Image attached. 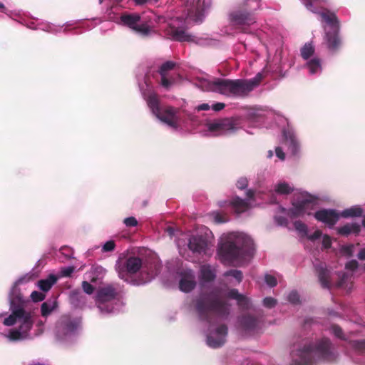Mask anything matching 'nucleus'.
I'll use <instances>...</instances> for the list:
<instances>
[{
	"label": "nucleus",
	"instance_id": "obj_1",
	"mask_svg": "<svg viewBox=\"0 0 365 365\" xmlns=\"http://www.w3.org/2000/svg\"><path fill=\"white\" fill-rule=\"evenodd\" d=\"M337 356L329 339H322L315 342L305 341L302 347L292 353V361L295 365H313L319 359L334 361Z\"/></svg>",
	"mask_w": 365,
	"mask_h": 365
},
{
	"label": "nucleus",
	"instance_id": "obj_2",
	"mask_svg": "<svg viewBox=\"0 0 365 365\" xmlns=\"http://www.w3.org/2000/svg\"><path fill=\"white\" fill-rule=\"evenodd\" d=\"M230 305L214 292L200 296L195 302V309L201 320L212 322V315L226 319L230 315Z\"/></svg>",
	"mask_w": 365,
	"mask_h": 365
},
{
	"label": "nucleus",
	"instance_id": "obj_3",
	"mask_svg": "<svg viewBox=\"0 0 365 365\" xmlns=\"http://www.w3.org/2000/svg\"><path fill=\"white\" fill-rule=\"evenodd\" d=\"M254 250V243L251 238L239 236L235 242L226 241L222 243L218 253L222 262H233L252 256Z\"/></svg>",
	"mask_w": 365,
	"mask_h": 365
},
{
	"label": "nucleus",
	"instance_id": "obj_4",
	"mask_svg": "<svg viewBox=\"0 0 365 365\" xmlns=\"http://www.w3.org/2000/svg\"><path fill=\"white\" fill-rule=\"evenodd\" d=\"M259 82V79L256 78L252 80L218 78L212 82V85L215 90L222 95L244 97L258 86Z\"/></svg>",
	"mask_w": 365,
	"mask_h": 365
},
{
	"label": "nucleus",
	"instance_id": "obj_5",
	"mask_svg": "<svg viewBox=\"0 0 365 365\" xmlns=\"http://www.w3.org/2000/svg\"><path fill=\"white\" fill-rule=\"evenodd\" d=\"M11 314L4 319V324L8 327L13 326L17 322V317L24 314L26 301L24 299L20 289L15 285L9 294Z\"/></svg>",
	"mask_w": 365,
	"mask_h": 365
},
{
	"label": "nucleus",
	"instance_id": "obj_6",
	"mask_svg": "<svg viewBox=\"0 0 365 365\" xmlns=\"http://www.w3.org/2000/svg\"><path fill=\"white\" fill-rule=\"evenodd\" d=\"M118 295L117 289L113 284H108L97 290L96 295V302L100 312L103 314H110L113 312V304H107L115 299Z\"/></svg>",
	"mask_w": 365,
	"mask_h": 365
},
{
	"label": "nucleus",
	"instance_id": "obj_7",
	"mask_svg": "<svg viewBox=\"0 0 365 365\" xmlns=\"http://www.w3.org/2000/svg\"><path fill=\"white\" fill-rule=\"evenodd\" d=\"M230 19L235 29L241 33H250L249 27L256 22V17L252 11L239 9L230 14Z\"/></svg>",
	"mask_w": 365,
	"mask_h": 365
},
{
	"label": "nucleus",
	"instance_id": "obj_8",
	"mask_svg": "<svg viewBox=\"0 0 365 365\" xmlns=\"http://www.w3.org/2000/svg\"><path fill=\"white\" fill-rule=\"evenodd\" d=\"M81 324V320L70 315H63L56 322L55 335L59 340H64L75 334Z\"/></svg>",
	"mask_w": 365,
	"mask_h": 365
},
{
	"label": "nucleus",
	"instance_id": "obj_9",
	"mask_svg": "<svg viewBox=\"0 0 365 365\" xmlns=\"http://www.w3.org/2000/svg\"><path fill=\"white\" fill-rule=\"evenodd\" d=\"M117 271L120 279L128 281L130 275L137 273L142 267V259L138 257H130L117 262Z\"/></svg>",
	"mask_w": 365,
	"mask_h": 365
},
{
	"label": "nucleus",
	"instance_id": "obj_10",
	"mask_svg": "<svg viewBox=\"0 0 365 365\" xmlns=\"http://www.w3.org/2000/svg\"><path fill=\"white\" fill-rule=\"evenodd\" d=\"M316 198L312 195H302V197L292 203L288 215L291 218H297L305 214L310 215V210L314 209Z\"/></svg>",
	"mask_w": 365,
	"mask_h": 365
},
{
	"label": "nucleus",
	"instance_id": "obj_11",
	"mask_svg": "<svg viewBox=\"0 0 365 365\" xmlns=\"http://www.w3.org/2000/svg\"><path fill=\"white\" fill-rule=\"evenodd\" d=\"M120 21L123 25L143 36H148L151 31V27L148 23L141 22V17L138 14H123Z\"/></svg>",
	"mask_w": 365,
	"mask_h": 365
},
{
	"label": "nucleus",
	"instance_id": "obj_12",
	"mask_svg": "<svg viewBox=\"0 0 365 365\" xmlns=\"http://www.w3.org/2000/svg\"><path fill=\"white\" fill-rule=\"evenodd\" d=\"M210 132L214 133V135H222L235 133L237 128L235 120L232 118H222L207 124Z\"/></svg>",
	"mask_w": 365,
	"mask_h": 365
},
{
	"label": "nucleus",
	"instance_id": "obj_13",
	"mask_svg": "<svg viewBox=\"0 0 365 365\" xmlns=\"http://www.w3.org/2000/svg\"><path fill=\"white\" fill-rule=\"evenodd\" d=\"M178 110L173 106H165L155 116L161 121L165 123L170 127L176 128L178 126L179 118Z\"/></svg>",
	"mask_w": 365,
	"mask_h": 365
},
{
	"label": "nucleus",
	"instance_id": "obj_14",
	"mask_svg": "<svg viewBox=\"0 0 365 365\" xmlns=\"http://www.w3.org/2000/svg\"><path fill=\"white\" fill-rule=\"evenodd\" d=\"M314 217L329 227H333L338 222L339 215L335 210L322 209L314 213Z\"/></svg>",
	"mask_w": 365,
	"mask_h": 365
},
{
	"label": "nucleus",
	"instance_id": "obj_15",
	"mask_svg": "<svg viewBox=\"0 0 365 365\" xmlns=\"http://www.w3.org/2000/svg\"><path fill=\"white\" fill-rule=\"evenodd\" d=\"M262 316H253L251 314L243 315L239 320L241 327L247 331L255 332L262 322Z\"/></svg>",
	"mask_w": 365,
	"mask_h": 365
},
{
	"label": "nucleus",
	"instance_id": "obj_16",
	"mask_svg": "<svg viewBox=\"0 0 365 365\" xmlns=\"http://www.w3.org/2000/svg\"><path fill=\"white\" fill-rule=\"evenodd\" d=\"M325 36L324 38L327 47L332 52L337 51L341 45V41L339 36V29L327 31L324 27Z\"/></svg>",
	"mask_w": 365,
	"mask_h": 365
},
{
	"label": "nucleus",
	"instance_id": "obj_17",
	"mask_svg": "<svg viewBox=\"0 0 365 365\" xmlns=\"http://www.w3.org/2000/svg\"><path fill=\"white\" fill-rule=\"evenodd\" d=\"M196 286L195 276L192 271L187 270L182 273L179 282V288L184 292H190Z\"/></svg>",
	"mask_w": 365,
	"mask_h": 365
},
{
	"label": "nucleus",
	"instance_id": "obj_18",
	"mask_svg": "<svg viewBox=\"0 0 365 365\" xmlns=\"http://www.w3.org/2000/svg\"><path fill=\"white\" fill-rule=\"evenodd\" d=\"M176 63L171 61H168L163 63L158 70V73L161 76L160 84L163 88L166 89H168L174 83L173 79H169L168 78V72L174 69Z\"/></svg>",
	"mask_w": 365,
	"mask_h": 365
},
{
	"label": "nucleus",
	"instance_id": "obj_19",
	"mask_svg": "<svg viewBox=\"0 0 365 365\" xmlns=\"http://www.w3.org/2000/svg\"><path fill=\"white\" fill-rule=\"evenodd\" d=\"M143 96L153 114L155 115H159V112L163 108L160 107V99L158 94L153 91H148L143 93Z\"/></svg>",
	"mask_w": 365,
	"mask_h": 365
},
{
	"label": "nucleus",
	"instance_id": "obj_20",
	"mask_svg": "<svg viewBox=\"0 0 365 365\" xmlns=\"http://www.w3.org/2000/svg\"><path fill=\"white\" fill-rule=\"evenodd\" d=\"M207 247V241L202 236H192L189 239L188 247L193 253L201 254L205 252Z\"/></svg>",
	"mask_w": 365,
	"mask_h": 365
},
{
	"label": "nucleus",
	"instance_id": "obj_21",
	"mask_svg": "<svg viewBox=\"0 0 365 365\" xmlns=\"http://www.w3.org/2000/svg\"><path fill=\"white\" fill-rule=\"evenodd\" d=\"M319 15L322 18V21L330 27L331 31L340 29L339 21L334 12L327 9H323Z\"/></svg>",
	"mask_w": 365,
	"mask_h": 365
},
{
	"label": "nucleus",
	"instance_id": "obj_22",
	"mask_svg": "<svg viewBox=\"0 0 365 365\" xmlns=\"http://www.w3.org/2000/svg\"><path fill=\"white\" fill-rule=\"evenodd\" d=\"M319 281L323 288L331 289V272L324 264H320L316 267Z\"/></svg>",
	"mask_w": 365,
	"mask_h": 365
},
{
	"label": "nucleus",
	"instance_id": "obj_23",
	"mask_svg": "<svg viewBox=\"0 0 365 365\" xmlns=\"http://www.w3.org/2000/svg\"><path fill=\"white\" fill-rule=\"evenodd\" d=\"M170 35L174 40L180 42H193L195 41L194 36L187 34L184 29L179 27H171Z\"/></svg>",
	"mask_w": 365,
	"mask_h": 365
},
{
	"label": "nucleus",
	"instance_id": "obj_24",
	"mask_svg": "<svg viewBox=\"0 0 365 365\" xmlns=\"http://www.w3.org/2000/svg\"><path fill=\"white\" fill-rule=\"evenodd\" d=\"M18 320L21 322L19 329L27 337L34 324L31 314L26 312L22 317H17Z\"/></svg>",
	"mask_w": 365,
	"mask_h": 365
},
{
	"label": "nucleus",
	"instance_id": "obj_25",
	"mask_svg": "<svg viewBox=\"0 0 365 365\" xmlns=\"http://www.w3.org/2000/svg\"><path fill=\"white\" fill-rule=\"evenodd\" d=\"M228 203L237 214L243 213L250 208V203L238 196L233 197Z\"/></svg>",
	"mask_w": 365,
	"mask_h": 365
},
{
	"label": "nucleus",
	"instance_id": "obj_26",
	"mask_svg": "<svg viewBox=\"0 0 365 365\" xmlns=\"http://www.w3.org/2000/svg\"><path fill=\"white\" fill-rule=\"evenodd\" d=\"M361 230V227L357 223H347L344 226L339 227L337 232L343 236H348L350 234H358Z\"/></svg>",
	"mask_w": 365,
	"mask_h": 365
},
{
	"label": "nucleus",
	"instance_id": "obj_27",
	"mask_svg": "<svg viewBox=\"0 0 365 365\" xmlns=\"http://www.w3.org/2000/svg\"><path fill=\"white\" fill-rule=\"evenodd\" d=\"M58 278L55 274H51L46 279H41L38 282V286L43 292H48L52 286L56 284Z\"/></svg>",
	"mask_w": 365,
	"mask_h": 365
},
{
	"label": "nucleus",
	"instance_id": "obj_28",
	"mask_svg": "<svg viewBox=\"0 0 365 365\" xmlns=\"http://www.w3.org/2000/svg\"><path fill=\"white\" fill-rule=\"evenodd\" d=\"M200 278L203 282H210L215 279V274L210 265H202L200 267Z\"/></svg>",
	"mask_w": 365,
	"mask_h": 365
},
{
	"label": "nucleus",
	"instance_id": "obj_29",
	"mask_svg": "<svg viewBox=\"0 0 365 365\" xmlns=\"http://www.w3.org/2000/svg\"><path fill=\"white\" fill-rule=\"evenodd\" d=\"M285 144L288 145L289 150L293 155H297L299 145L294 136L292 135H285Z\"/></svg>",
	"mask_w": 365,
	"mask_h": 365
},
{
	"label": "nucleus",
	"instance_id": "obj_30",
	"mask_svg": "<svg viewBox=\"0 0 365 365\" xmlns=\"http://www.w3.org/2000/svg\"><path fill=\"white\" fill-rule=\"evenodd\" d=\"M71 301L76 306H81L86 304V298L79 290H73L71 293Z\"/></svg>",
	"mask_w": 365,
	"mask_h": 365
},
{
	"label": "nucleus",
	"instance_id": "obj_31",
	"mask_svg": "<svg viewBox=\"0 0 365 365\" xmlns=\"http://www.w3.org/2000/svg\"><path fill=\"white\" fill-rule=\"evenodd\" d=\"M57 307L56 301L53 302H45L42 303L41 307V315L43 317H47Z\"/></svg>",
	"mask_w": 365,
	"mask_h": 365
},
{
	"label": "nucleus",
	"instance_id": "obj_32",
	"mask_svg": "<svg viewBox=\"0 0 365 365\" xmlns=\"http://www.w3.org/2000/svg\"><path fill=\"white\" fill-rule=\"evenodd\" d=\"M225 343V339L223 337H216L211 335H208L207 336V344L209 346L212 348H219L222 346Z\"/></svg>",
	"mask_w": 365,
	"mask_h": 365
},
{
	"label": "nucleus",
	"instance_id": "obj_33",
	"mask_svg": "<svg viewBox=\"0 0 365 365\" xmlns=\"http://www.w3.org/2000/svg\"><path fill=\"white\" fill-rule=\"evenodd\" d=\"M363 214V210L359 207H354L344 210L341 216L344 217H360Z\"/></svg>",
	"mask_w": 365,
	"mask_h": 365
},
{
	"label": "nucleus",
	"instance_id": "obj_34",
	"mask_svg": "<svg viewBox=\"0 0 365 365\" xmlns=\"http://www.w3.org/2000/svg\"><path fill=\"white\" fill-rule=\"evenodd\" d=\"M314 46L312 45V43H307L301 48V56L304 59L307 60L314 54Z\"/></svg>",
	"mask_w": 365,
	"mask_h": 365
},
{
	"label": "nucleus",
	"instance_id": "obj_35",
	"mask_svg": "<svg viewBox=\"0 0 365 365\" xmlns=\"http://www.w3.org/2000/svg\"><path fill=\"white\" fill-rule=\"evenodd\" d=\"M224 277H232L238 283L241 282L243 279V273L242 271L238 269H230L224 273Z\"/></svg>",
	"mask_w": 365,
	"mask_h": 365
},
{
	"label": "nucleus",
	"instance_id": "obj_36",
	"mask_svg": "<svg viewBox=\"0 0 365 365\" xmlns=\"http://www.w3.org/2000/svg\"><path fill=\"white\" fill-rule=\"evenodd\" d=\"M349 344L354 350L357 351H365V339L352 340L349 341Z\"/></svg>",
	"mask_w": 365,
	"mask_h": 365
},
{
	"label": "nucleus",
	"instance_id": "obj_37",
	"mask_svg": "<svg viewBox=\"0 0 365 365\" xmlns=\"http://www.w3.org/2000/svg\"><path fill=\"white\" fill-rule=\"evenodd\" d=\"M307 67L312 74L317 73L321 68L320 61L318 58H313L307 63Z\"/></svg>",
	"mask_w": 365,
	"mask_h": 365
},
{
	"label": "nucleus",
	"instance_id": "obj_38",
	"mask_svg": "<svg viewBox=\"0 0 365 365\" xmlns=\"http://www.w3.org/2000/svg\"><path fill=\"white\" fill-rule=\"evenodd\" d=\"M275 191L279 194H289L292 192V189L286 182L279 183L275 188Z\"/></svg>",
	"mask_w": 365,
	"mask_h": 365
},
{
	"label": "nucleus",
	"instance_id": "obj_39",
	"mask_svg": "<svg viewBox=\"0 0 365 365\" xmlns=\"http://www.w3.org/2000/svg\"><path fill=\"white\" fill-rule=\"evenodd\" d=\"M9 339L12 341H18L26 339V336L19 329H14L9 331Z\"/></svg>",
	"mask_w": 365,
	"mask_h": 365
},
{
	"label": "nucleus",
	"instance_id": "obj_40",
	"mask_svg": "<svg viewBox=\"0 0 365 365\" xmlns=\"http://www.w3.org/2000/svg\"><path fill=\"white\" fill-rule=\"evenodd\" d=\"M332 333L339 339L346 340L342 329L336 324H333L331 327Z\"/></svg>",
	"mask_w": 365,
	"mask_h": 365
},
{
	"label": "nucleus",
	"instance_id": "obj_41",
	"mask_svg": "<svg viewBox=\"0 0 365 365\" xmlns=\"http://www.w3.org/2000/svg\"><path fill=\"white\" fill-rule=\"evenodd\" d=\"M294 228L299 232L300 233H302L304 235H307V231L308 228L305 223L302 222V221H295L294 222Z\"/></svg>",
	"mask_w": 365,
	"mask_h": 365
},
{
	"label": "nucleus",
	"instance_id": "obj_42",
	"mask_svg": "<svg viewBox=\"0 0 365 365\" xmlns=\"http://www.w3.org/2000/svg\"><path fill=\"white\" fill-rule=\"evenodd\" d=\"M237 304L240 308L243 309H248L250 307V299L242 294V297L238 299Z\"/></svg>",
	"mask_w": 365,
	"mask_h": 365
},
{
	"label": "nucleus",
	"instance_id": "obj_43",
	"mask_svg": "<svg viewBox=\"0 0 365 365\" xmlns=\"http://www.w3.org/2000/svg\"><path fill=\"white\" fill-rule=\"evenodd\" d=\"M45 297H46L45 294H43L42 292H39L38 291H34L31 294V298L32 301L34 302H41L45 299Z\"/></svg>",
	"mask_w": 365,
	"mask_h": 365
},
{
	"label": "nucleus",
	"instance_id": "obj_44",
	"mask_svg": "<svg viewBox=\"0 0 365 365\" xmlns=\"http://www.w3.org/2000/svg\"><path fill=\"white\" fill-rule=\"evenodd\" d=\"M264 281L266 284L270 287H274L277 284V280L276 277L269 274H265Z\"/></svg>",
	"mask_w": 365,
	"mask_h": 365
},
{
	"label": "nucleus",
	"instance_id": "obj_45",
	"mask_svg": "<svg viewBox=\"0 0 365 365\" xmlns=\"http://www.w3.org/2000/svg\"><path fill=\"white\" fill-rule=\"evenodd\" d=\"M227 327L225 324H221L216 329V334L219 337H223L225 339L226 336L227 335Z\"/></svg>",
	"mask_w": 365,
	"mask_h": 365
},
{
	"label": "nucleus",
	"instance_id": "obj_46",
	"mask_svg": "<svg viewBox=\"0 0 365 365\" xmlns=\"http://www.w3.org/2000/svg\"><path fill=\"white\" fill-rule=\"evenodd\" d=\"M82 288L83 292L88 294H93L95 289L94 287L87 281H83L82 282Z\"/></svg>",
	"mask_w": 365,
	"mask_h": 365
},
{
	"label": "nucleus",
	"instance_id": "obj_47",
	"mask_svg": "<svg viewBox=\"0 0 365 365\" xmlns=\"http://www.w3.org/2000/svg\"><path fill=\"white\" fill-rule=\"evenodd\" d=\"M214 220L216 223H224L227 221L226 215H221L219 212H213Z\"/></svg>",
	"mask_w": 365,
	"mask_h": 365
},
{
	"label": "nucleus",
	"instance_id": "obj_48",
	"mask_svg": "<svg viewBox=\"0 0 365 365\" xmlns=\"http://www.w3.org/2000/svg\"><path fill=\"white\" fill-rule=\"evenodd\" d=\"M288 300L292 304H297L299 302V295L296 291H292L288 295Z\"/></svg>",
	"mask_w": 365,
	"mask_h": 365
},
{
	"label": "nucleus",
	"instance_id": "obj_49",
	"mask_svg": "<svg viewBox=\"0 0 365 365\" xmlns=\"http://www.w3.org/2000/svg\"><path fill=\"white\" fill-rule=\"evenodd\" d=\"M277 304V300L272 297H265L263 300V304L267 308H272Z\"/></svg>",
	"mask_w": 365,
	"mask_h": 365
},
{
	"label": "nucleus",
	"instance_id": "obj_50",
	"mask_svg": "<svg viewBox=\"0 0 365 365\" xmlns=\"http://www.w3.org/2000/svg\"><path fill=\"white\" fill-rule=\"evenodd\" d=\"M324 4H316V3H313L312 4V6L310 7V8H307L308 10H309L310 11L314 13V14H319V12L322 11V10L323 9H324L323 7V5Z\"/></svg>",
	"mask_w": 365,
	"mask_h": 365
},
{
	"label": "nucleus",
	"instance_id": "obj_51",
	"mask_svg": "<svg viewBox=\"0 0 365 365\" xmlns=\"http://www.w3.org/2000/svg\"><path fill=\"white\" fill-rule=\"evenodd\" d=\"M248 185V180L246 178H240L237 183H236V186L238 189L240 190H243L245 188H246Z\"/></svg>",
	"mask_w": 365,
	"mask_h": 365
},
{
	"label": "nucleus",
	"instance_id": "obj_52",
	"mask_svg": "<svg viewBox=\"0 0 365 365\" xmlns=\"http://www.w3.org/2000/svg\"><path fill=\"white\" fill-rule=\"evenodd\" d=\"M123 222L127 227H135L138 225V221L134 217L125 218Z\"/></svg>",
	"mask_w": 365,
	"mask_h": 365
},
{
	"label": "nucleus",
	"instance_id": "obj_53",
	"mask_svg": "<svg viewBox=\"0 0 365 365\" xmlns=\"http://www.w3.org/2000/svg\"><path fill=\"white\" fill-rule=\"evenodd\" d=\"M115 245L114 241L110 240V241L106 242L104 244V245L103 247V250L104 252H110L115 249Z\"/></svg>",
	"mask_w": 365,
	"mask_h": 365
},
{
	"label": "nucleus",
	"instance_id": "obj_54",
	"mask_svg": "<svg viewBox=\"0 0 365 365\" xmlns=\"http://www.w3.org/2000/svg\"><path fill=\"white\" fill-rule=\"evenodd\" d=\"M358 266V262L355 259H352L346 264L345 267L346 269L354 271L357 269Z\"/></svg>",
	"mask_w": 365,
	"mask_h": 365
},
{
	"label": "nucleus",
	"instance_id": "obj_55",
	"mask_svg": "<svg viewBox=\"0 0 365 365\" xmlns=\"http://www.w3.org/2000/svg\"><path fill=\"white\" fill-rule=\"evenodd\" d=\"M322 246L324 249H329L331 247V240L329 235H324L323 236Z\"/></svg>",
	"mask_w": 365,
	"mask_h": 365
},
{
	"label": "nucleus",
	"instance_id": "obj_56",
	"mask_svg": "<svg viewBox=\"0 0 365 365\" xmlns=\"http://www.w3.org/2000/svg\"><path fill=\"white\" fill-rule=\"evenodd\" d=\"M61 253L65 255L67 258H71L73 254V251L68 247H63L61 249Z\"/></svg>",
	"mask_w": 365,
	"mask_h": 365
},
{
	"label": "nucleus",
	"instance_id": "obj_57",
	"mask_svg": "<svg viewBox=\"0 0 365 365\" xmlns=\"http://www.w3.org/2000/svg\"><path fill=\"white\" fill-rule=\"evenodd\" d=\"M242 294H240L238 290L232 289L228 292V297L232 299H235L237 301L242 297Z\"/></svg>",
	"mask_w": 365,
	"mask_h": 365
},
{
	"label": "nucleus",
	"instance_id": "obj_58",
	"mask_svg": "<svg viewBox=\"0 0 365 365\" xmlns=\"http://www.w3.org/2000/svg\"><path fill=\"white\" fill-rule=\"evenodd\" d=\"M322 235V232L320 230H317L312 235H307L308 240L310 241H315L320 238Z\"/></svg>",
	"mask_w": 365,
	"mask_h": 365
},
{
	"label": "nucleus",
	"instance_id": "obj_59",
	"mask_svg": "<svg viewBox=\"0 0 365 365\" xmlns=\"http://www.w3.org/2000/svg\"><path fill=\"white\" fill-rule=\"evenodd\" d=\"M313 3L316 4H325L326 0H304V4L306 8H310Z\"/></svg>",
	"mask_w": 365,
	"mask_h": 365
},
{
	"label": "nucleus",
	"instance_id": "obj_60",
	"mask_svg": "<svg viewBox=\"0 0 365 365\" xmlns=\"http://www.w3.org/2000/svg\"><path fill=\"white\" fill-rule=\"evenodd\" d=\"M276 155L281 160H284L285 154L283 152L282 149L280 147H277L275 148Z\"/></svg>",
	"mask_w": 365,
	"mask_h": 365
},
{
	"label": "nucleus",
	"instance_id": "obj_61",
	"mask_svg": "<svg viewBox=\"0 0 365 365\" xmlns=\"http://www.w3.org/2000/svg\"><path fill=\"white\" fill-rule=\"evenodd\" d=\"M225 107V104L224 103H216L212 105V108L215 111H220Z\"/></svg>",
	"mask_w": 365,
	"mask_h": 365
},
{
	"label": "nucleus",
	"instance_id": "obj_62",
	"mask_svg": "<svg viewBox=\"0 0 365 365\" xmlns=\"http://www.w3.org/2000/svg\"><path fill=\"white\" fill-rule=\"evenodd\" d=\"M74 271L73 267H68L63 270V274L66 277L70 276Z\"/></svg>",
	"mask_w": 365,
	"mask_h": 365
},
{
	"label": "nucleus",
	"instance_id": "obj_63",
	"mask_svg": "<svg viewBox=\"0 0 365 365\" xmlns=\"http://www.w3.org/2000/svg\"><path fill=\"white\" fill-rule=\"evenodd\" d=\"M210 106L208 103H202L197 107V110H208Z\"/></svg>",
	"mask_w": 365,
	"mask_h": 365
},
{
	"label": "nucleus",
	"instance_id": "obj_64",
	"mask_svg": "<svg viewBox=\"0 0 365 365\" xmlns=\"http://www.w3.org/2000/svg\"><path fill=\"white\" fill-rule=\"evenodd\" d=\"M352 249H353V247L351 245V246H346V247H343V252L347 255L348 256H351L352 255Z\"/></svg>",
	"mask_w": 365,
	"mask_h": 365
}]
</instances>
